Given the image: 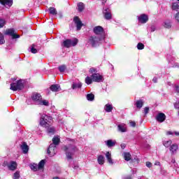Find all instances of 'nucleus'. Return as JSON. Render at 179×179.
I'll return each mask as SVG.
<instances>
[{"mask_svg":"<svg viewBox=\"0 0 179 179\" xmlns=\"http://www.w3.org/2000/svg\"><path fill=\"white\" fill-rule=\"evenodd\" d=\"M63 150L66 152V157L67 160H72L73 159L72 157V155L75 153V152H78V148L73 145H69V146L64 145L63 148Z\"/></svg>","mask_w":179,"mask_h":179,"instance_id":"f257e3e1","label":"nucleus"},{"mask_svg":"<svg viewBox=\"0 0 179 179\" xmlns=\"http://www.w3.org/2000/svg\"><path fill=\"white\" fill-rule=\"evenodd\" d=\"M51 122H52V117L47 115H42L40 120V125L43 128H48L50 127Z\"/></svg>","mask_w":179,"mask_h":179,"instance_id":"f03ea898","label":"nucleus"},{"mask_svg":"<svg viewBox=\"0 0 179 179\" xmlns=\"http://www.w3.org/2000/svg\"><path fill=\"white\" fill-rule=\"evenodd\" d=\"M101 40H104V36H91L89 38V43L91 44L92 47L95 48L99 45Z\"/></svg>","mask_w":179,"mask_h":179,"instance_id":"7ed1b4c3","label":"nucleus"},{"mask_svg":"<svg viewBox=\"0 0 179 179\" xmlns=\"http://www.w3.org/2000/svg\"><path fill=\"white\" fill-rule=\"evenodd\" d=\"M24 87L23 83H22V80H18L15 83H12L10 84V90L13 92H17V90H22Z\"/></svg>","mask_w":179,"mask_h":179,"instance_id":"20e7f679","label":"nucleus"},{"mask_svg":"<svg viewBox=\"0 0 179 179\" xmlns=\"http://www.w3.org/2000/svg\"><path fill=\"white\" fill-rule=\"evenodd\" d=\"M78 42L79 41L78 38H75L73 41L71 39H66L63 41V45L65 47V48H71V47H75L77 45Z\"/></svg>","mask_w":179,"mask_h":179,"instance_id":"39448f33","label":"nucleus"},{"mask_svg":"<svg viewBox=\"0 0 179 179\" xmlns=\"http://www.w3.org/2000/svg\"><path fill=\"white\" fill-rule=\"evenodd\" d=\"M6 36H11L13 40L16 38H20V35L15 33V29H7L5 32Z\"/></svg>","mask_w":179,"mask_h":179,"instance_id":"423d86ee","label":"nucleus"},{"mask_svg":"<svg viewBox=\"0 0 179 179\" xmlns=\"http://www.w3.org/2000/svg\"><path fill=\"white\" fill-rule=\"evenodd\" d=\"M103 15L106 20H111L113 19V15H111V10H110V8H108L103 9Z\"/></svg>","mask_w":179,"mask_h":179,"instance_id":"0eeeda50","label":"nucleus"},{"mask_svg":"<svg viewBox=\"0 0 179 179\" xmlns=\"http://www.w3.org/2000/svg\"><path fill=\"white\" fill-rule=\"evenodd\" d=\"M138 21L139 23L145 24V23H148V22H149V16L146 14H141L138 17Z\"/></svg>","mask_w":179,"mask_h":179,"instance_id":"6e6552de","label":"nucleus"},{"mask_svg":"<svg viewBox=\"0 0 179 179\" xmlns=\"http://www.w3.org/2000/svg\"><path fill=\"white\" fill-rule=\"evenodd\" d=\"M73 22L77 27V30H81L82 27L83 26V23H82V20H80V18H79V17L78 16H76L73 18Z\"/></svg>","mask_w":179,"mask_h":179,"instance_id":"1a4fd4ad","label":"nucleus"},{"mask_svg":"<svg viewBox=\"0 0 179 179\" xmlns=\"http://www.w3.org/2000/svg\"><path fill=\"white\" fill-rule=\"evenodd\" d=\"M93 82H96L97 83H100V82H103V76L100 75V73H93L91 76Z\"/></svg>","mask_w":179,"mask_h":179,"instance_id":"9d476101","label":"nucleus"},{"mask_svg":"<svg viewBox=\"0 0 179 179\" xmlns=\"http://www.w3.org/2000/svg\"><path fill=\"white\" fill-rule=\"evenodd\" d=\"M93 31L94 34L99 36V34H103V33H104V28L101 26H96L94 27Z\"/></svg>","mask_w":179,"mask_h":179,"instance_id":"9b49d317","label":"nucleus"},{"mask_svg":"<svg viewBox=\"0 0 179 179\" xmlns=\"http://www.w3.org/2000/svg\"><path fill=\"white\" fill-rule=\"evenodd\" d=\"M31 99L34 101H36V103H40L41 100H43V96H41V94H38V92L34 93L31 96Z\"/></svg>","mask_w":179,"mask_h":179,"instance_id":"f8f14e48","label":"nucleus"},{"mask_svg":"<svg viewBox=\"0 0 179 179\" xmlns=\"http://www.w3.org/2000/svg\"><path fill=\"white\" fill-rule=\"evenodd\" d=\"M155 119L158 122H164V121H166V114L159 113L157 115Z\"/></svg>","mask_w":179,"mask_h":179,"instance_id":"ddd939ff","label":"nucleus"},{"mask_svg":"<svg viewBox=\"0 0 179 179\" xmlns=\"http://www.w3.org/2000/svg\"><path fill=\"white\" fill-rule=\"evenodd\" d=\"M48 155L52 157L55 155V145L54 144H50L48 148Z\"/></svg>","mask_w":179,"mask_h":179,"instance_id":"4468645a","label":"nucleus"},{"mask_svg":"<svg viewBox=\"0 0 179 179\" xmlns=\"http://www.w3.org/2000/svg\"><path fill=\"white\" fill-rule=\"evenodd\" d=\"M0 3L3 6H12L13 5V0H0Z\"/></svg>","mask_w":179,"mask_h":179,"instance_id":"2eb2a0df","label":"nucleus"},{"mask_svg":"<svg viewBox=\"0 0 179 179\" xmlns=\"http://www.w3.org/2000/svg\"><path fill=\"white\" fill-rule=\"evenodd\" d=\"M8 168L11 171H15V170L17 169V163H16L15 161H11L10 164L8 165Z\"/></svg>","mask_w":179,"mask_h":179,"instance_id":"dca6fc26","label":"nucleus"},{"mask_svg":"<svg viewBox=\"0 0 179 179\" xmlns=\"http://www.w3.org/2000/svg\"><path fill=\"white\" fill-rule=\"evenodd\" d=\"M50 90L51 92L57 93V92H59V90H61V86L58 84H53L50 87Z\"/></svg>","mask_w":179,"mask_h":179,"instance_id":"f3484780","label":"nucleus"},{"mask_svg":"<svg viewBox=\"0 0 179 179\" xmlns=\"http://www.w3.org/2000/svg\"><path fill=\"white\" fill-rule=\"evenodd\" d=\"M22 150V153H24V155H26L29 152V145H27V142H23L22 145L20 146Z\"/></svg>","mask_w":179,"mask_h":179,"instance_id":"a211bd4d","label":"nucleus"},{"mask_svg":"<svg viewBox=\"0 0 179 179\" xmlns=\"http://www.w3.org/2000/svg\"><path fill=\"white\" fill-rule=\"evenodd\" d=\"M123 157L126 162H129L132 159V155H131V153L127 152L123 153Z\"/></svg>","mask_w":179,"mask_h":179,"instance_id":"6ab92c4d","label":"nucleus"},{"mask_svg":"<svg viewBox=\"0 0 179 179\" xmlns=\"http://www.w3.org/2000/svg\"><path fill=\"white\" fill-rule=\"evenodd\" d=\"M178 149V145L177 144H173L170 146L169 150L171 152L172 155H174Z\"/></svg>","mask_w":179,"mask_h":179,"instance_id":"aec40b11","label":"nucleus"},{"mask_svg":"<svg viewBox=\"0 0 179 179\" xmlns=\"http://www.w3.org/2000/svg\"><path fill=\"white\" fill-rule=\"evenodd\" d=\"M59 142H61V139H59L58 136H55L52 138V143L51 145H54V146H57V145H59Z\"/></svg>","mask_w":179,"mask_h":179,"instance_id":"412c9836","label":"nucleus"},{"mask_svg":"<svg viewBox=\"0 0 179 179\" xmlns=\"http://www.w3.org/2000/svg\"><path fill=\"white\" fill-rule=\"evenodd\" d=\"M97 162L100 166H103V164L105 163L104 157L103 155H98Z\"/></svg>","mask_w":179,"mask_h":179,"instance_id":"4be33fe9","label":"nucleus"},{"mask_svg":"<svg viewBox=\"0 0 179 179\" xmlns=\"http://www.w3.org/2000/svg\"><path fill=\"white\" fill-rule=\"evenodd\" d=\"M48 10H49V13H50V15H53V16L58 15V11H57V9L54 7H50L48 8Z\"/></svg>","mask_w":179,"mask_h":179,"instance_id":"5701e85b","label":"nucleus"},{"mask_svg":"<svg viewBox=\"0 0 179 179\" xmlns=\"http://www.w3.org/2000/svg\"><path fill=\"white\" fill-rule=\"evenodd\" d=\"M172 10H175L176 12L179 13V4L178 3H172L171 6Z\"/></svg>","mask_w":179,"mask_h":179,"instance_id":"b1692460","label":"nucleus"},{"mask_svg":"<svg viewBox=\"0 0 179 179\" xmlns=\"http://www.w3.org/2000/svg\"><path fill=\"white\" fill-rule=\"evenodd\" d=\"M106 157L108 160V162L110 164H113V159L111 158V153H110V152H107L106 154Z\"/></svg>","mask_w":179,"mask_h":179,"instance_id":"393cba45","label":"nucleus"},{"mask_svg":"<svg viewBox=\"0 0 179 179\" xmlns=\"http://www.w3.org/2000/svg\"><path fill=\"white\" fill-rule=\"evenodd\" d=\"M136 106L137 108L141 110V107H143V100L140 99V100L136 101Z\"/></svg>","mask_w":179,"mask_h":179,"instance_id":"a878e982","label":"nucleus"},{"mask_svg":"<svg viewBox=\"0 0 179 179\" xmlns=\"http://www.w3.org/2000/svg\"><path fill=\"white\" fill-rule=\"evenodd\" d=\"M78 12L81 13L83 10H85V3L80 2L77 5Z\"/></svg>","mask_w":179,"mask_h":179,"instance_id":"bb28decb","label":"nucleus"},{"mask_svg":"<svg viewBox=\"0 0 179 179\" xmlns=\"http://www.w3.org/2000/svg\"><path fill=\"white\" fill-rule=\"evenodd\" d=\"M45 165V159H42L38 165V170H41V169H44V166Z\"/></svg>","mask_w":179,"mask_h":179,"instance_id":"cd10ccee","label":"nucleus"},{"mask_svg":"<svg viewBox=\"0 0 179 179\" xmlns=\"http://www.w3.org/2000/svg\"><path fill=\"white\" fill-rule=\"evenodd\" d=\"M164 27L165 29H171V21L170 20H166L164 22Z\"/></svg>","mask_w":179,"mask_h":179,"instance_id":"c85d7f7f","label":"nucleus"},{"mask_svg":"<svg viewBox=\"0 0 179 179\" xmlns=\"http://www.w3.org/2000/svg\"><path fill=\"white\" fill-rule=\"evenodd\" d=\"M82 87V83H73L72 85V89H80Z\"/></svg>","mask_w":179,"mask_h":179,"instance_id":"c756f323","label":"nucleus"},{"mask_svg":"<svg viewBox=\"0 0 179 179\" xmlns=\"http://www.w3.org/2000/svg\"><path fill=\"white\" fill-rule=\"evenodd\" d=\"M106 145L108 148H113V146H115V142L113 141V140H108L106 141Z\"/></svg>","mask_w":179,"mask_h":179,"instance_id":"7c9ffc66","label":"nucleus"},{"mask_svg":"<svg viewBox=\"0 0 179 179\" xmlns=\"http://www.w3.org/2000/svg\"><path fill=\"white\" fill-rule=\"evenodd\" d=\"M105 111H106V113H111L113 111V105L106 104Z\"/></svg>","mask_w":179,"mask_h":179,"instance_id":"2f4dec72","label":"nucleus"},{"mask_svg":"<svg viewBox=\"0 0 179 179\" xmlns=\"http://www.w3.org/2000/svg\"><path fill=\"white\" fill-rule=\"evenodd\" d=\"M47 128L48 134H55V128L54 127H45Z\"/></svg>","mask_w":179,"mask_h":179,"instance_id":"473e14b6","label":"nucleus"},{"mask_svg":"<svg viewBox=\"0 0 179 179\" xmlns=\"http://www.w3.org/2000/svg\"><path fill=\"white\" fill-rule=\"evenodd\" d=\"M85 83L87 85H92L93 83V78H90L89 76H87L86 78H85Z\"/></svg>","mask_w":179,"mask_h":179,"instance_id":"72a5a7b5","label":"nucleus"},{"mask_svg":"<svg viewBox=\"0 0 179 179\" xmlns=\"http://www.w3.org/2000/svg\"><path fill=\"white\" fill-rule=\"evenodd\" d=\"M58 69L61 73L65 72V71H66V66L65 64H62L58 67Z\"/></svg>","mask_w":179,"mask_h":179,"instance_id":"f704fd0d","label":"nucleus"},{"mask_svg":"<svg viewBox=\"0 0 179 179\" xmlns=\"http://www.w3.org/2000/svg\"><path fill=\"white\" fill-rule=\"evenodd\" d=\"M38 104H41V106H50V102H48V101L47 100H41V101L38 103Z\"/></svg>","mask_w":179,"mask_h":179,"instance_id":"c9c22d12","label":"nucleus"},{"mask_svg":"<svg viewBox=\"0 0 179 179\" xmlns=\"http://www.w3.org/2000/svg\"><path fill=\"white\" fill-rule=\"evenodd\" d=\"M117 129L120 131V132H127V129H125V127L121 124L117 125Z\"/></svg>","mask_w":179,"mask_h":179,"instance_id":"e433bc0d","label":"nucleus"},{"mask_svg":"<svg viewBox=\"0 0 179 179\" xmlns=\"http://www.w3.org/2000/svg\"><path fill=\"white\" fill-rule=\"evenodd\" d=\"M87 99L89 101H93V100H94V94H87Z\"/></svg>","mask_w":179,"mask_h":179,"instance_id":"4c0bfd02","label":"nucleus"},{"mask_svg":"<svg viewBox=\"0 0 179 179\" xmlns=\"http://www.w3.org/2000/svg\"><path fill=\"white\" fill-rule=\"evenodd\" d=\"M20 171H17L15 173H14L13 179H20Z\"/></svg>","mask_w":179,"mask_h":179,"instance_id":"58836bf2","label":"nucleus"},{"mask_svg":"<svg viewBox=\"0 0 179 179\" xmlns=\"http://www.w3.org/2000/svg\"><path fill=\"white\" fill-rule=\"evenodd\" d=\"M34 47H36V45L32 44L31 45V52L32 54H37V52H38V51L37 50V49L34 48Z\"/></svg>","mask_w":179,"mask_h":179,"instance_id":"ea45409f","label":"nucleus"},{"mask_svg":"<svg viewBox=\"0 0 179 179\" xmlns=\"http://www.w3.org/2000/svg\"><path fill=\"white\" fill-rule=\"evenodd\" d=\"M171 143H173L171 140L164 141V146H165V148H170L171 146Z\"/></svg>","mask_w":179,"mask_h":179,"instance_id":"a19ab883","label":"nucleus"},{"mask_svg":"<svg viewBox=\"0 0 179 179\" xmlns=\"http://www.w3.org/2000/svg\"><path fill=\"white\" fill-rule=\"evenodd\" d=\"M2 44H5V36L3 34L0 33V45Z\"/></svg>","mask_w":179,"mask_h":179,"instance_id":"79ce46f5","label":"nucleus"},{"mask_svg":"<svg viewBox=\"0 0 179 179\" xmlns=\"http://www.w3.org/2000/svg\"><path fill=\"white\" fill-rule=\"evenodd\" d=\"M137 48L138 50H143L145 48V45H143L142 43H138L137 44Z\"/></svg>","mask_w":179,"mask_h":179,"instance_id":"37998d69","label":"nucleus"},{"mask_svg":"<svg viewBox=\"0 0 179 179\" xmlns=\"http://www.w3.org/2000/svg\"><path fill=\"white\" fill-rule=\"evenodd\" d=\"M31 169L34 171H37V169H38V166H37V164H34L31 166Z\"/></svg>","mask_w":179,"mask_h":179,"instance_id":"c03bdc74","label":"nucleus"},{"mask_svg":"<svg viewBox=\"0 0 179 179\" xmlns=\"http://www.w3.org/2000/svg\"><path fill=\"white\" fill-rule=\"evenodd\" d=\"M5 26V20L0 19V29H2Z\"/></svg>","mask_w":179,"mask_h":179,"instance_id":"a18cd8bd","label":"nucleus"},{"mask_svg":"<svg viewBox=\"0 0 179 179\" xmlns=\"http://www.w3.org/2000/svg\"><path fill=\"white\" fill-rule=\"evenodd\" d=\"M90 73H92V75H93V73H97V69H96L95 68H91L90 69Z\"/></svg>","mask_w":179,"mask_h":179,"instance_id":"49530a36","label":"nucleus"},{"mask_svg":"<svg viewBox=\"0 0 179 179\" xmlns=\"http://www.w3.org/2000/svg\"><path fill=\"white\" fill-rule=\"evenodd\" d=\"M129 124H130V127H133V128H135L136 127V122L134 121H131Z\"/></svg>","mask_w":179,"mask_h":179,"instance_id":"de8ad7c7","label":"nucleus"},{"mask_svg":"<svg viewBox=\"0 0 179 179\" xmlns=\"http://www.w3.org/2000/svg\"><path fill=\"white\" fill-rule=\"evenodd\" d=\"M144 113L145 115L149 113V107L144 108Z\"/></svg>","mask_w":179,"mask_h":179,"instance_id":"09e8293b","label":"nucleus"},{"mask_svg":"<svg viewBox=\"0 0 179 179\" xmlns=\"http://www.w3.org/2000/svg\"><path fill=\"white\" fill-rule=\"evenodd\" d=\"M146 166L148 167V169H150V167H152V162H146Z\"/></svg>","mask_w":179,"mask_h":179,"instance_id":"8fccbe9b","label":"nucleus"},{"mask_svg":"<svg viewBox=\"0 0 179 179\" xmlns=\"http://www.w3.org/2000/svg\"><path fill=\"white\" fill-rule=\"evenodd\" d=\"M175 19L176 20H177L179 23V13H177L176 15H175Z\"/></svg>","mask_w":179,"mask_h":179,"instance_id":"3c124183","label":"nucleus"},{"mask_svg":"<svg viewBox=\"0 0 179 179\" xmlns=\"http://www.w3.org/2000/svg\"><path fill=\"white\" fill-rule=\"evenodd\" d=\"M175 89L176 91V93H178V94H179V84L175 85Z\"/></svg>","mask_w":179,"mask_h":179,"instance_id":"603ef678","label":"nucleus"},{"mask_svg":"<svg viewBox=\"0 0 179 179\" xmlns=\"http://www.w3.org/2000/svg\"><path fill=\"white\" fill-rule=\"evenodd\" d=\"M120 146H121V148H122V149H125V148L127 147V145H126L125 143H122V144L120 145Z\"/></svg>","mask_w":179,"mask_h":179,"instance_id":"864d4df0","label":"nucleus"},{"mask_svg":"<svg viewBox=\"0 0 179 179\" xmlns=\"http://www.w3.org/2000/svg\"><path fill=\"white\" fill-rule=\"evenodd\" d=\"M3 166H4V167L6 166H7V167H8V166H9V164H8V162H7V161H4V162H3Z\"/></svg>","mask_w":179,"mask_h":179,"instance_id":"5fc2aeb1","label":"nucleus"},{"mask_svg":"<svg viewBox=\"0 0 179 179\" xmlns=\"http://www.w3.org/2000/svg\"><path fill=\"white\" fill-rule=\"evenodd\" d=\"M156 30V27L155 26L151 27V31H155Z\"/></svg>","mask_w":179,"mask_h":179,"instance_id":"6e6d98bb","label":"nucleus"},{"mask_svg":"<svg viewBox=\"0 0 179 179\" xmlns=\"http://www.w3.org/2000/svg\"><path fill=\"white\" fill-rule=\"evenodd\" d=\"M152 81L154 82V83H157V78H154L152 79Z\"/></svg>","mask_w":179,"mask_h":179,"instance_id":"4d7b16f0","label":"nucleus"},{"mask_svg":"<svg viewBox=\"0 0 179 179\" xmlns=\"http://www.w3.org/2000/svg\"><path fill=\"white\" fill-rule=\"evenodd\" d=\"M155 166H160V162H156L155 163Z\"/></svg>","mask_w":179,"mask_h":179,"instance_id":"13d9d810","label":"nucleus"},{"mask_svg":"<svg viewBox=\"0 0 179 179\" xmlns=\"http://www.w3.org/2000/svg\"><path fill=\"white\" fill-rule=\"evenodd\" d=\"M167 135H173V132H171V131H167Z\"/></svg>","mask_w":179,"mask_h":179,"instance_id":"bf43d9fd","label":"nucleus"},{"mask_svg":"<svg viewBox=\"0 0 179 179\" xmlns=\"http://www.w3.org/2000/svg\"><path fill=\"white\" fill-rule=\"evenodd\" d=\"M175 135H176L177 136H178L179 132L176 131V132H175Z\"/></svg>","mask_w":179,"mask_h":179,"instance_id":"052dcab7","label":"nucleus"},{"mask_svg":"<svg viewBox=\"0 0 179 179\" xmlns=\"http://www.w3.org/2000/svg\"><path fill=\"white\" fill-rule=\"evenodd\" d=\"M52 179H59V177H53Z\"/></svg>","mask_w":179,"mask_h":179,"instance_id":"680f3d73","label":"nucleus"},{"mask_svg":"<svg viewBox=\"0 0 179 179\" xmlns=\"http://www.w3.org/2000/svg\"><path fill=\"white\" fill-rule=\"evenodd\" d=\"M176 162V161H172V163H175Z\"/></svg>","mask_w":179,"mask_h":179,"instance_id":"e2e57ef3","label":"nucleus"},{"mask_svg":"<svg viewBox=\"0 0 179 179\" xmlns=\"http://www.w3.org/2000/svg\"><path fill=\"white\" fill-rule=\"evenodd\" d=\"M178 2H179V0H178Z\"/></svg>","mask_w":179,"mask_h":179,"instance_id":"0e129e2a","label":"nucleus"}]
</instances>
